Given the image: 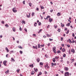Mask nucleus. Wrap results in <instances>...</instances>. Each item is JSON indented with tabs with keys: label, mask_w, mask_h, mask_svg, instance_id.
I'll list each match as a JSON object with an SVG mask.
<instances>
[{
	"label": "nucleus",
	"mask_w": 76,
	"mask_h": 76,
	"mask_svg": "<svg viewBox=\"0 0 76 76\" xmlns=\"http://www.w3.org/2000/svg\"><path fill=\"white\" fill-rule=\"evenodd\" d=\"M2 23H3V24H4V21H3L2 22Z\"/></svg>",
	"instance_id": "54"
},
{
	"label": "nucleus",
	"mask_w": 76,
	"mask_h": 76,
	"mask_svg": "<svg viewBox=\"0 0 76 76\" xmlns=\"http://www.w3.org/2000/svg\"><path fill=\"white\" fill-rule=\"evenodd\" d=\"M75 42V41L73 40L72 42V43H74Z\"/></svg>",
	"instance_id": "62"
},
{
	"label": "nucleus",
	"mask_w": 76,
	"mask_h": 76,
	"mask_svg": "<svg viewBox=\"0 0 76 76\" xmlns=\"http://www.w3.org/2000/svg\"><path fill=\"white\" fill-rule=\"evenodd\" d=\"M55 59H58V58H59V57H57V56H56L55 57Z\"/></svg>",
	"instance_id": "26"
},
{
	"label": "nucleus",
	"mask_w": 76,
	"mask_h": 76,
	"mask_svg": "<svg viewBox=\"0 0 76 76\" xmlns=\"http://www.w3.org/2000/svg\"><path fill=\"white\" fill-rule=\"evenodd\" d=\"M53 62H55L56 60H55V58H53Z\"/></svg>",
	"instance_id": "28"
},
{
	"label": "nucleus",
	"mask_w": 76,
	"mask_h": 76,
	"mask_svg": "<svg viewBox=\"0 0 76 76\" xmlns=\"http://www.w3.org/2000/svg\"><path fill=\"white\" fill-rule=\"evenodd\" d=\"M65 51H66V49H65V48H63L62 49V52H65Z\"/></svg>",
	"instance_id": "8"
},
{
	"label": "nucleus",
	"mask_w": 76,
	"mask_h": 76,
	"mask_svg": "<svg viewBox=\"0 0 76 76\" xmlns=\"http://www.w3.org/2000/svg\"><path fill=\"white\" fill-rule=\"evenodd\" d=\"M34 15H35V13L34 12H32V16H34Z\"/></svg>",
	"instance_id": "24"
},
{
	"label": "nucleus",
	"mask_w": 76,
	"mask_h": 76,
	"mask_svg": "<svg viewBox=\"0 0 76 76\" xmlns=\"http://www.w3.org/2000/svg\"><path fill=\"white\" fill-rule=\"evenodd\" d=\"M37 61L38 63H39V61H40V59H39V58H38L37 59Z\"/></svg>",
	"instance_id": "12"
},
{
	"label": "nucleus",
	"mask_w": 76,
	"mask_h": 76,
	"mask_svg": "<svg viewBox=\"0 0 76 76\" xmlns=\"http://www.w3.org/2000/svg\"><path fill=\"white\" fill-rule=\"evenodd\" d=\"M61 53V51H60V50H58L57 51V53Z\"/></svg>",
	"instance_id": "33"
},
{
	"label": "nucleus",
	"mask_w": 76,
	"mask_h": 76,
	"mask_svg": "<svg viewBox=\"0 0 76 76\" xmlns=\"http://www.w3.org/2000/svg\"><path fill=\"white\" fill-rule=\"evenodd\" d=\"M13 31H14V32H15V27H14L12 28Z\"/></svg>",
	"instance_id": "25"
},
{
	"label": "nucleus",
	"mask_w": 76,
	"mask_h": 76,
	"mask_svg": "<svg viewBox=\"0 0 76 76\" xmlns=\"http://www.w3.org/2000/svg\"><path fill=\"white\" fill-rule=\"evenodd\" d=\"M68 21L70 23H71V22L70 21V20L68 19Z\"/></svg>",
	"instance_id": "63"
},
{
	"label": "nucleus",
	"mask_w": 76,
	"mask_h": 76,
	"mask_svg": "<svg viewBox=\"0 0 76 76\" xmlns=\"http://www.w3.org/2000/svg\"><path fill=\"white\" fill-rule=\"evenodd\" d=\"M58 31L59 32H60V29L58 28Z\"/></svg>",
	"instance_id": "42"
},
{
	"label": "nucleus",
	"mask_w": 76,
	"mask_h": 76,
	"mask_svg": "<svg viewBox=\"0 0 76 76\" xmlns=\"http://www.w3.org/2000/svg\"><path fill=\"white\" fill-rule=\"evenodd\" d=\"M60 14H61L60 12H58V13L57 14V16H60Z\"/></svg>",
	"instance_id": "23"
},
{
	"label": "nucleus",
	"mask_w": 76,
	"mask_h": 76,
	"mask_svg": "<svg viewBox=\"0 0 76 76\" xmlns=\"http://www.w3.org/2000/svg\"><path fill=\"white\" fill-rule=\"evenodd\" d=\"M13 52H14L12 50V51H10V54H12V53H13Z\"/></svg>",
	"instance_id": "44"
},
{
	"label": "nucleus",
	"mask_w": 76,
	"mask_h": 76,
	"mask_svg": "<svg viewBox=\"0 0 76 76\" xmlns=\"http://www.w3.org/2000/svg\"><path fill=\"white\" fill-rule=\"evenodd\" d=\"M23 4H25V1H24L23 2Z\"/></svg>",
	"instance_id": "47"
},
{
	"label": "nucleus",
	"mask_w": 76,
	"mask_h": 76,
	"mask_svg": "<svg viewBox=\"0 0 76 76\" xmlns=\"http://www.w3.org/2000/svg\"><path fill=\"white\" fill-rule=\"evenodd\" d=\"M56 47H54L53 49V50L54 53H56Z\"/></svg>",
	"instance_id": "2"
},
{
	"label": "nucleus",
	"mask_w": 76,
	"mask_h": 76,
	"mask_svg": "<svg viewBox=\"0 0 76 76\" xmlns=\"http://www.w3.org/2000/svg\"><path fill=\"white\" fill-rule=\"evenodd\" d=\"M69 31L67 30V32L66 33V34H69Z\"/></svg>",
	"instance_id": "41"
},
{
	"label": "nucleus",
	"mask_w": 76,
	"mask_h": 76,
	"mask_svg": "<svg viewBox=\"0 0 76 76\" xmlns=\"http://www.w3.org/2000/svg\"><path fill=\"white\" fill-rule=\"evenodd\" d=\"M17 72H18V73H19V69H17Z\"/></svg>",
	"instance_id": "43"
},
{
	"label": "nucleus",
	"mask_w": 76,
	"mask_h": 76,
	"mask_svg": "<svg viewBox=\"0 0 76 76\" xmlns=\"http://www.w3.org/2000/svg\"><path fill=\"white\" fill-rule=\"evenodd\" d=\"M40 47H41V45H40V44H38V48H40Z\"/></svg>",
	"instance_id": "22"
},
{
	"label": "nucleus",
	"mask_w": 76,
	"mask_h": 76,
	"mask_svg": "<svg viewBox=\"0 0 76 76\" xmlns=\"http://www.w3.org/2000/svg\"><path fill=\"white\" fill-rule=\"evenodd\" d=\"M5 26H6L7 27H9V26L7 24H6L5 25Z\"/></svg>",
	"instance_id": "56"
},
{
	"label": "nucleus",
	"mask_w": 76,
	"mask_h": 76,
	"mask_svg": "<svg viewBox=\"0 0 76 76\" xmlns=\"http://www.w3.org/2000/svg\"><path fill=\"white\" fill-rule=\"evenodd\" d=\"M61 41H63V38L61 37Z\"/></svg>",
	"instance_id": "48"
},
{
	"label": "nucleus",
	"mask_w": 76,
	"mask_h": 76,
	"mask_svg": "<svg viewBox=\"0 0 76 76\" xmlns=\"http://www.w3.org/2000/svg\"><path fill=\"white\" fill-rule=\"evenodd\" d=\"M12 10L13 12L14 13H16V12H17V10H16L15 8H14Z\"/></svg>",
	"instance_id": "3"
},
{
	"label": "nucleus",
	"mask_w": 76,
	"mask_h": 76,
	"mask_svg": "<svg viewBox=\"0 0 76 76\" xmlns=\"http://www.w3.org/2000/svg\"><path fill=\"white\" fill-rule=\"evenodd\" d=\"M49 22L51 23L53 21V19L51 18H50L49 19Z\"/></svg>",
	"instance_id": "9"
},
{
	"label": "nucleus",
	"mask_w": 76,
	"mask_h": 76,
	"mask_svg": "<svg viewBox=\"0 0 76 76\" xmlns=\"http://www.w3.org/2000/svg\"><path fill=\"white\" fill-rule=\"evenodd\" d=\"M51 66H52V67H53L54 66V63H51Z\"/></svg>",
	"instance_id": "29"
},
{
	"label": "nucleus",
	"mask_w": 76,
	"mask_h": 76,
	"mask_svg": "<svg viewBox=\"0 0 76 76\" xmlns=\"http://www.w3.org/2000/svg\"><path fill=\"white\" fill-rule=\"evenodd\" d=\"M35 47L36 49H37V45Z\"/></svg>",
	"instance_id": "64"
},
{
	"label": "nucleus",
	"mask_w": 76,
	"mask_h": 76,
	"mask_svg": "<svg viewBox=\"0 0 76 76\" xmlns=\"http://www.w3.org/2000/svg\"><path fill=\"white\" fill-rule=\"evenodd\" d=\"M70 75V74L69 72H66L64 74V76H69Z\"/></svg>",
	"instance_id": "1"
},
{
	"label": "nucleus",
	"mask_w": 76,
	"mask_h": 76,
	"mask_svg": "<svg viewBox=\"0 0 76 76\" xmlns=\"http://www.w3.org/2000/svg\"><path fill=\"white\" fill-rule=\"evenodd\" d=\"M65 31H67V28H65V29H64Z\"/></svg>",
	"instance_id": "60"
},
{
	"label": "nucleus",
	"mask_w": 76,
	"mask_h": 76,
	"mask_svg": "<svg viewBox=\"0 0 76 76\" xmlns=\"http://www.w3.org/2000/svg\"><path fill=\"white\" fill-rule=\"evenodd\" d=\"M49 40H50V41H53V39H49Z\"/></svg>",
	"instance_id": "45"
},
{
	"label": "nucleus",
	"mask_w": 76,
	"mask_h": 76,
	"mask_svg": "<svg viewBox=\"0 0 76 76\" xmlns=\"http://www.w3.org/2000/svg\"><path fill=\"white\" fill-rule=\"evenodd\" d=\"M29 4L30 6H31V7L32 6V4H31V3H29Z\"/></svg>",
	"instance_id": "37"
},
{
	"label": "nucleus",
	"mask_w": 76,
	"mask_h": 76,
	"mask_svg": "<svg viewBox=\"0 0 76 76\" xmlns=\"http://www.w3.org/2000/svg\"><path fill=\"white\" fill-rule=\"evenodd\" d=\"M38 75H42V73H41V72H40Z\"/></svg>",
	"instance_id": "55"
},
{
	"label": "nucleus",
	"mask_w": 76,
	"mask_h": 76,
	"mask_svg": "<svg viewBox=\"0 0 76 76\" xmlns=\"http://www.w3.org/2000/svg\"><path fill=\"white\" fill-rule=\"evenodd\" d=\"M39 64L40 65V66H42V65H43V63L40 62L39 63Z\"/></svg>",
	"instance_id": "19"
},
{
	"label": "nucleus",
	"mask_w": 76,
	"mask_h": 76,
	"mask_svg": "<svg viewBox=\"0 0 76 76\" xmlns=\"http://www.w3.org/2000/svg\"><path fill=\"white\" fill-rule=\"evenodd\" d=\"M47 66H48V64H47L46 65H45V68H46V67H47Z\"/></svg>",
	"instance_id": "40"
},
{
	"label": "nucleus",
	"mask_w": 76,
	"mask_h": 76,
	"mask_svg": "<svg viewBox=\"0 0 76 76\" xmlns=\"http://www.w3.org/2000/svg\"><path fill=\"white\" fill-rule=\"evenodd\" d=\"M54 28H55V29H56V28H57V26H54Z\"/></svg>",
	"instance_id": "57"
},
{
	"label": "nucleus",
	"mask_w": 76,
	"mask_h": 76,
	"mask_svg": "<svg viewBox=\"0 0 76 76\" xmlns=\"http://www.w3.org/2000/svg\"><path fill=\"white\" fill-rule=\"evenodd\" d=\"M18 48H21V49H22V48H22V46H18Z\"/></svg>",
	"instance_id": "20"
},
{
	"label": "nucleus",
	"mask_w": 76,
	"mask_h": 76,
	"mask_svg": "<svg viewBox=\"0 0 76 76\" xmlns=\"http://www.w3.org/2000/svg\"><path fill=\"white\" fill-rule=\"evenodd\" d=\"M26 16L27 18H29L30 17V13H29V15H27Z\"/></svg>",
	"instance_id": "15"
},
{
	"label": "nucleus",
	"mask_w": 76,
	"mask_h": 76,
	"mask_svg": "<svg viewBox=\"0 0 76 76\" xmlns=\"http://www.w3.org/2000/svg\"><path fill=\"white\" fill-rule=\"evenodd\" d=\"M5 73L6 74H7V73H9V69H7V71L5 72Z\"/></svg>",
	"instance_id": "11"
},
{
	"label": "nucleus",
	"mask_w": 76,
	"mask_h": 76,
	"mask_svg": "<svg viewBox=\"0 0 76 76\" xmlns=\"http://www.w3.org/2000/svg\"><path fill=\"white\" fill-rule=\"evenodd\" d=\"M45 57H46V58H48V55H47V54L45 55Z\"/></svg>",
	"instance_id": "35"
},
{
	"label": "nucleus",
	"mask_w": 76,
	"mask_h": 76,
	"mask_svg": "<svg viewBox=\"0 0 76 76\" xmlns=\"http://www.w3.org/2000/svg\"><path fill=\"white\" fill-rule=\"evenodd\" d=\"M5 50H7V53L9 52V49H8V48H7L6 47L5 48Z\"/></svg>",
	"instance_id": "14"
},
{
	"label": "nucleus",
	"mask_w": 76,
	"mask_h": 76,
	"mask_svg": "<svg viewBox=\"0 0 76 76\" xmlns=\"http://www.w3.org/2000/svg\"><path fill=\"white\" fill-rule=\"evenodd\" d=\"M67 26H70V24L69 23H68L67 24Z\"/></svg>",
	"instance_id": "30"
},
{
	"label": "nucleus",
	"mask_w": 76,
	"mask_h": 76,
	"mask_svg": "<svg viewBox=\"0 0 76 76\" xmlns=\"http://www.w3.org/2000/svg\"><path fill=\"white\" fill-rule=\"evenodd\" d=\"M20 54H22V53H23V52H22V51L20 50Z\"/></svg>",
	"instance_id": "32"
},
{
	"label": "nucleus",
	"mask_w": 76,
	"mask_h": 76,
	"mask_svg": "<svg viewBox=\"0 0 76 76\" xmlns=\"http://www.w3.org/2000/svg\"><path fill=\"white\" fill-rule=\"evenodd\" d=\"M72 36L74 37H75V34L74 33L72 34Z\"/></svg>",
	"instance_id": "59"
},
{
	"label": "nucleus",
	"mask_w": 76,
	"mask_h": 76,
	"mask_svg": "<svg viewBox=\"0 0 76 76\" xmlns=\"http://www.w3.org/2000/svg\"><path fill=\"white\" fill-rule=\"evenodd\" d=\"M22 22H23V23H24V24H25V21H22Z\"/></svg>",
	"instance_id": "38"
},
{
	"label": "nucleus",
	"mask_w": 76,
	"mask_h": 76,
	"mask_svg": "<svg viewBox=\"0 0 76 76\" xmlns=\"http://www.w3.org/2000/svg\"><path fill=\"white\" fill-rule=\"evenodd\" d=\"M50 43H48V47H49V46H50Z\"/></svg>",
	"instance_id": "50"
},
{
	"label": "nucleus",
	"mask_w": 76,
	"mask_h": 76,
	"mask_svg": "<svg viewBox=\"0 0 76 76\" xmlns=\"http://www.w3.org/2000/svg\"><path fill=\"white\" fill-rule=\"evenodd\" d=\"M34 73H35V72H34V71H32L31 73V75H34Z\"/></svg>",
	"instance_id": "21"
},
{
	"label": "nucleus",
	"mask_w": 76,
	"mask_h": 76,
	"mask_svg": "<svg viewBox=\"0 0 76 76\" xmlns=\"http://www.w3.org/2000/svg\"><path fill=\"white\" fill-rule=\"evenodd\" d=\"M66 55L65 54H64L63 55V57H66Z\"/></svg>",
	"instance_id": "31"
},
{
	"label": "nucleus",
	"mask_w": 76,
	"mask_h": 76,
	"mask_svg": "<svg viewBox=\"0 0 76 76\" xmlns=\"http://www.w3.org/2000/svg\"><path fill=\"white\" fill-rule=\"evenodd\" d=\"M69 42L70 44H71L72 43V41H71V40H70V39H69Z\"/></svg>",
	"instance_id": "16"
},
{
	"label": "nucleus",
	"mask_w": 76,
	"mask_h": 76,
	"mask_svg": "<svg viewBox=\"0 0 76 76\" xmlns=\"http://www.w3.org/2000/svg\"><path fill=\"white\" fill-rule=\"evenodd\" d=\"M37 25V23H35L34 26H36Z\"/></svg>",
	"instance_id": "34"
},
{
	"label": "nucleus",
	"mask_w": 76,
	"mask_h": 76,
	"mask_svg": "<svg viewBox=\"0 0 76 76\" xmlns=\"http://www.w3.org/2000/svg\"><path fill=\"white\" fill-rule=\"evenodd\" d=\"M42 29H40V30H39V32H38V33L39 34V33H41V31H42Z\"/></svg>",
	"instance_id": "18"
},
{
	"label": "nucleus",
	"mask_w": 76,
	"mask_h": 76,
	"mask_svg": "<svg viewBox=\"0 0 76 76\" xmlns=\"http://www.w3.org/2000/svg\"><path fill=\"white\" fill-rule=\"evenodd\" d=\"M17 43H18V44H19V41H16Z\"/></svg>",
	"instance_id": "61"
},
{
	"label": "nucleus",
	"mask_w": 76,
	"mask_h": 76,
	"mask_svg": "<svg viewBox=\"0 0 76 76\" xmlns=\"http://www.w3.org/2000/svg\"><path fill=\"white\" fill-rule=\"evenodd\" d=\"M67 46L68 47H70V46L69 45H67Z\"/></svg>",
	"instance_id": "49"
},
{
	"label": "nucleus",
	"mask_w": 76,
	"mask_h": 76,
	"mask_svg": "<svg viewBox=\"0 0 76 76\" xmlns=\"http://www.w3.org/2000/svg\"><path fill=\"white\" fill-rule=\"evenodd\" d=\"M50 27V25H48L47 26V28H48Z\"/></svg>",
	"instance_id": "46"
},
{
	"label": "nucleus",
	"mask_w": 76,
	"mask_h": 76,
	"mask_svg": "<svg viewBox=\"0 0 76 76\" xmlns=\"http://www.w3.org/2000/svg\"><path fill=\"white\" fill-rule=\"evenodd\" d=\"M38 24L39 26L41 25V22H39Z\"/></svg>",
	"instance_id": "27"
},
{
	"label": "nucleus",
	"mask_w": 76,
	"mask_h": 76,
	"mask_svg": "<svg viewBox=\"0 0 76 76\" xmlns=\"http://www.w3.org/2000/svg\"><path fill=\"white\" fill-rule=\"evenodd\" d=\"M64 69L65 71H68V70H69V68L65 67Z\"/></svg>",
	"instance_id": "5"
},
{
	"label": "nucleus",
	"mask_w": 76,
	"mask_h": 76,
	"mask_svg": "<svg viewBox=\"0 0 76 76\" xmlns=\"http://www.w3.org/2000/svg\"><path fill=\"white\" fill-rule=\"evenodd\" d=\"M19 29H20V31H22V28H21V27H20V26Z\"/></svg>",
	"instance_id": "51"
},
{
	"label": "nucleus",
	"mask_w": 76,
	"mask_h": 76,
	"mask_svg": "<svg viewBox=\"0 0 76 76\" xmlns=\"http://www.w3.org/2000/svg\"><path fill=\"white\" fill-rule=\"evenodd\" d=\"M47 37H51V36H52V34H51L50 35H49V34H47Z\"/></svg>",
	"instance_id": "17"
},
{
	"label": "nucleus",
	"mask_w": 76,
	"mask_h": 76,
	"mask_svg": "<svg viewBox=\"0 0 76 76\" xmlns=\"http://www.w3.org/2000/svg\"><path fill=\"white\" fill-rule=\"evenodd\" d=\"M6 63H7V61H3V63L4 66H7V65L6 64Z\"/></svg>",
	"instance_id": "4"
},
{
	"label": "nucleus",
	"mask_w": 76,
	"mask_h": 76,
	"mask_svg": "<svg viewBox=\"0 0 76 76\" xmlns=\"http://www.w3.org/2000/svg\"><path fill=\"white\" fill-rule=\"evenodd\" d=\"M64 24H61V26L62 27H64Z\"/></svg>",
	"instance_id": "39"
},
{
	"label": "nucleus",
	"mask_w": 76,
	"mask_h": 76,
	"mask_svg": "<svg viewBox=\"0 0 76 76\" xmlns=\"http://www.w3.org/2000/svg\"><path fill=\"white\" fill-rule=\"evenodd\" d=\"M40 7L42 9H44V7L43 6H42V5H40Z\"/></svg>",
	"instance_id": "13"
},
{
	"label": "nucleus",
	"mask_w": 76,
	"mask_h": 76,
	"mask_svg": "<svg viewBox=\"0 0 76 76\" xmlns=\"http://www.w3.org/2000/svg\"><path fill=\"white\" fill-rule=\"evenodd\" d=\"M47 17L48 18H50V16L48 15Z\"/></svg>",
	"instance_id": "52"
},
{
	"label": "nucleus",
	"mask_w": 76,
	"mask_h": 76,
	"mask_svg": "<svg viewBox=\"0 0 76 76\" xmlns=\"http://www.w3.org/2000/svg\"><path fill=\"white\" fill-rule=\"evenodd\" d=\"M53 10H50V12H53Z\"/></svg>",
	"instance_id": "53"
},
{
	"label": "nucleus",
	"mask_w": 76,
	"mask_h": 76,
	"mask_svg": "<svg viewBox=\"0 0 76 76\" xmlns=\"http://www.w3.org/2000/svg\"><path fill=\"white\" fill-rule=\"evenodd\" d=\"M71 52L73 53H75V51L74 49H71Z\"/></svg>",
	"instance_id": "6"
},
{
	"label": "nucleus",
	"mask_w": 76,
	"mask_h": 76,
	"mask_svg": "<svg viewBox=\"0 0 76 76\" xmlns=\"http://www.w3.org/2000/svg\"><path fill=\"white\" fill-rule=\"evenodd\" d=\"M29 66L30 67H31V68H32L33 67H34V65H33V64H30L29 65Z\"/></svg>",
	"instance_id": "7"
},
{
	"label": "nucleus",
	"mask_w": 76,
	"mask_h": 76,
	"mask_svg": "<svg viewBox=\"0 0 76 76\" xmlns=\"http://www.w3.org/2000/svg\"><path fill=\"white\" fill-rule=\"evenodd\" d=\"M11 60H12V61H15V60H14V59H13V58H11Z\"/></svg>",
	"instance_id": "36"
},
{
	"label": "nucleus",
	"mask_w": 76,
	"mask_h": 76,
	"mask_svg": "<svg viewBox=\"0 0 76 76\" xmlns=\"http://www.w3.org/2000/svg\"><path fill=\"white\" fill-rule=\"evenodd\" d=\"M34 69L35 72H38V69L37 68L36 69L35 68H34Z\"/></svg>",
	"instance_id": "10"
},
{
	"label": "nucleus",
	"mask_w": 76,
	"mask_h": 76,
	"mask_svg": "<svg viewBox=\"0 0 76 76\" xmlns=\"http://www.w3.org/2000/svg\"><path fill=\"white\" fill-rule=\"evenodd\" d=\"M24 29H25V31L26 32H27V29H26V28H25Z\"/></svg>",
	"instance_id": "58"
}]
</instances>
